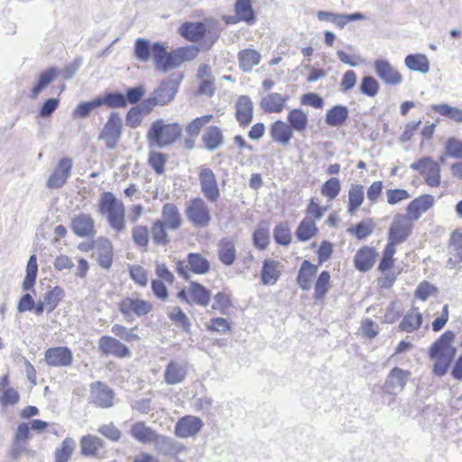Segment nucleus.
<instances>
[{
  "label": "nucleus",
  "instance_id": "b1692460",
  "mask_svg": "<svg viewBox=\"0 0 462 462\" xmlns=\"http://www.w3.org/2000/svg\"><path fill=\"white\" fill-rule=\"evenodd\" d=\"M104 441L94 435H86L80 439V451L86 457H99Z\"/></svg>",
  "mask_w": 462,
  "mask_h": 462
},
{
  "label": "nucleus",
  "instance_id": "ea45409f",
  "mask_svg": "<svg viewBox=\"0 0 462 462\" xmlns=\"http://www.w3.org/2000/svg\"><path fill=\"white\" fill-rule=\"evenodd\" d=\"M229 300L226 295L217 292L214 298H210L209 292L204 288V308L210 307L218 310L221 314H226L224 310L228 308Z\"/></svg>",
  "mask_w": 462,
  "mask_h": 462
},
{
  "label": "nucleus",
  "instance_id": "6e6552de",
  "mask_svg": "<svg viewBox=\"0 0 462 462\" xmlns=\"http://www.w3.org/2000/svg\"><path fill=\"white\" fill-rule=\"evenodd\" d=\"M152 58L158 69L167 71L180 66L175 50L168 52L166 48L159 42L152 44Z\"/></svg>",
  "mask_w": 462,
  "mask_h": 462
},
{
  "label": "nucleus",
  "instance_id": "412c9836",
  "mask_svg": "<svg viewBox=\"0 0 462 462\" xmlns=\"http://www.w3.org/2000/svg\"><path fill=\"white\" fill-rule=\"evenodd\" d=\"M168 230H178L182 224L181 215L176 205L166 203L162 208V216L159 219Z\"/></svg>",
  "mask_w": 462,
  "mask_h": 462
},
{
  "label": "nucleus",
  "instance_id": "4468645a",
  "mask_svg": "<svg viewBox=\"0 0 462 462\" xmlns=\"http://www.w3.org/2000/svg\"><path fill=\"white\" fill-rule=\"evenodd\" d=\"M44 360L49 366H69L72 364L73 356L69 347L55 346L45 351Z\"/></svg>",
  "mask_w": 462,
  "mask_h": 462
},
{
  "label": "nucleus",
  "instance_id": "4c0bfd02",
  "mask_svg": "<svg viewBox=\"0 0 462 462\" xmlns=\"http://www.w3.org/2000/svg\"><path fill=\"white\" fill-rule=\"evenodd\" d=\"M237 21L245 22L247 24L255 23V15L252 7V0H237L235 5Z\"/></svg>",
  "mask_w": 462,
  "mask_h": 462
},
{
  "label": "nucleus",
  "instance_id": "2f4dec72",
  "mask_svg": "<svg viewBox=\"0 0 462 462\" xmlns=\"http://www.w3.org/2000/svg\"><path fill=\"white\" fill-rule=\"evenodd\" d=\"M280 263L273 259L263 261L261 273V280L264 285H273L276 283L280 277Z\"/></svg>",
  "mask_w": 462,
  "mask_h": 462
},
{
  "label": "nucleus",
  "instance_id": "cd10ccee",
  "mask_svg": "<svg viewBox=\"0 0 462 462\" xmlns=\"http://www.w3.org/2000/svg\"><path fill=\"white\" fill-rule=\"evenodd\" d=\"M177 272L186 279L189 278V272L196 274L202 273V257L199 254H189L188 256V263L178 262Z\"/></svg>",
  "mask_w": 462,
  "mask_h": 462
},
{
  "label": "nucleus",
  "instance_id": "f704fd0d",
  "mask_svg": "<svg viewBox=\"0 0 462 462\" xmlns=\"http://www.w3.org/2000/svg\"><path fill=\"white\" fill-rule=\"evenodd\" d=\"M218 258L225 265H231L236 259L235 243L230 238H223L218 243Z\"/></svg>",
  "mask_w": 462,
  "mask_h": 462
},
{
  "label": "nucleus",
  "instance_id": "79ce46f5",
  "mask_svg": "<svg viewBox=\"0 0 462 462\" xmlns=\"http://www.w3.org/2000/svg\"><path fill=\"white\" fill-rule=\"evenodd\" d=\"M431 108L439 115L445 116L457 124H462L461 108L451 106L450 105L445 103L432 105Z\"/></svg>",
  "mask_w": 462,
  "mask_h": 462
},
{
  "label": "nucleus",
  "instance_id": "4d7b16f0",
  "mask_svg": "<svg viewBox=\"0 0 462 462\" xmlns=\"http://www.w3.org/2000/svg\"><path fill=\"white\" fill-rule=\"evenodd\" d=\"M341 185L337 178L328 179L321 187V194L329 200L334 199L340 192Z\"/></svg>",
  "mask_w": 462,
  "mask_h": 462
},
{
  "label": "nucleus",
  "instance_id": "20e7f679",
  "mask_svg": "<svg viewBox=\"0 0 462 462\" xmlns=\"http://www.w3.org/2000/svg\"><path fill=\"white\" fill-rule=\"evenodd\" d=\"M179 82L173 79H167L161 82L154 89L152 95L144 99L141 106L145 113L151 112L156 106H165L173 100L178 91Z\"/></svg>",
  "mask_w": 462,
  "mask_h": 462
},
{
  "label": "nucleus",
  "instance_id": "5701e85b",
  "mask_svg": "<svg viewBox=\"0 0 462 462\" xmlns=\"http://www.w3.org/2000/svg\"><path fill=\"white\" fill-rule=\"evenodd\" d=\"M152 306L149 302L138 299H125L120 303V310L124 315L143 316L146 315Z\"/></svg>",
  "mask_w": 462,
  "mask_h": 462
},
{
  "label": "nucleus",
  "instance_id": "bf43d9fd",
  "mask_svg": "<svg viewBox=\"0 0 462 462\" xmlns=\"http://www.w3.org/2000/svg\"><path fill=\"white\" fill-rule=\"evenodd\" d=\"M102 105H106L108 107H125L126 106L125 97L121 93H108L104 97H97Z\"/></svg>",
  "mask_w": 462,
  "mask_h": 462
},
{
  "label": "nucleus",
  "instance_id": "69168bd1",
  "mask_svg": "<svg viewBox=\"0 0 462 462\" xmlns=\"http://www.w3.org/2000/svg\"><path fill=\"white\" fill-rule=\"evenodd\" d=\"M134 242L140 247H146L149 243V231L144 226H135L132 229Z\"/></svg>",
  "mask_w": 462,
  "mask_h": 462
},
{
  "label": "nucleus",
  "instance_id": "a211bd4d",
  "mask_svg": "<svg viewBox=\"0 0 462 462\" xmlns=\"http://www.w3.org/2000/svg\"><path fill=\"white\" fill-rule=\"evenodd\" d=\"M94 256L98 264L104 269H109L113 262V245L112 243L105 237H99L94 246Z\"/></svg>",
  "mask_w": 462,
  "mask_h": 462
},
{
  "label": "nucleus",
  "instance_id": "13d9d810",
  "mask_svg": "<svg viewBox=\"0 0 462 462\" xmlns=\"http://www.w3.org/2000/svg\"><path fill=\"white\" fill-rule=\"evenodd\" d=\"M395 252V244L388 242L383 250V257L378 267L382 273L387 272L392 268L393 264V255Z\"/></svg>",
  "mask_w": 462,
  "mask_h": 462
},
{
  "label": "nucleus",
  "instance_id": "473e14b6",
  "mask_svg": "<svg viewBox=\"0 0 462 462\" xmlns=\"http://www.w3.org/2000/svg\"><path fill=\"white\" fill-rule=\"evenodd\" d=\"M349 116V112L345 106H335L327 111L325 122L328 126L338 127L345 124Z\"/></svg>",
  "mask_w": 462,
  "mask_h": 462
},
{
  "label": "nucleus",
  "instance_id": "423d86ee",
  "mask_svg": "<svg viewBox=\"0 0 462 462\" xmlns=\"http://www.w3.org/2000/svg\"><path fill=\"white\" fill-rule=\"evenodd\" d=\"M412 221L407 215H395L389 228V242L395 245L403 243L411 233Z\"/></svg>",
  "mask_w": 462,
  "mask_h": 462
},
{
  "label": "nucleus",
  "instance_id": "f8f14e48",
  "mask_svg": "<svg viewBox=\"0 0 462 462\" xmlns=\"http://www.w3.org/2000/svg\"><path fill=\"white\" fill-rule=\"evenodd\" d=\"M100 352L105 356H114L117 358L129 357V348L115 337L103 336L98 340Z\"/></svg>",
  "mask_w": 462,
  "mask_h": 462
},
{
  "label": "nucleus",
  "instance_id": "393cba45",
  "mask_svg": "<svg viewBox=\"0 0 462 462\" xmlns=\"http://www.w3.org/2000/svg\"><path fill=\"white\" fill-rule=\"evenodd\" d=\"M236 116L241 125H247L253 119V102L248 96H240L236 103Z\"/></svg>",
  "mask_w": 462,
  "mask_h": 462
},
{
  "label": "nucleus",
  "instance_id": "9d476101",
  "mask_svg": "<svg viewBox=\"0 0 462 462\" xmlns=\"http://www.w3.org/2000/svg\"><path fill=\"white\" fill-rule=\"evenodd\" d=\"M64 291L58 286L47 291L39 300L35 305V315H42L51 313L62 300Z\"/></svg>",
  "mask_w": 462,
  "mask_h": 462
},
{
  "label": "nucleus",
  "instance_id": "c85d7f7f",
  "mask_svg": "<svg viewBox=\"0 0 462 462\" xmlns=\"http://www.w3.org/2000/svg\"><path fill=\"white\" fill-rule=\"evenodd\" d=\"M287 97L279 93H271L260 102L261 108L267 113H281L286 106Z\"/></svg>",
  "mask_w": 462,
  "mask_h": 462
},
{
  "label": "nucleus",
  "instance_id": "603ef678",
  "mask_svg": "<svg viewBox=\"0 0 462 462\" xmlns=\"http://www.w3.org/2000/svg\"><path fill=\"white\" fill-rule=\"evenodd\" d=\"M166 230H168L167 226L159 219L152 224L151 234L154 244L158 245H165L170 242Z\"/></svg>",
  "mask_w": 462,
  "mask_h": 462
},
{
  "label": "nucleus",
  "instance_id": "e433bc0d",
  "mask_svg": "<svg viewBox=\"0 0 462 462\" xmlns=\"http://www.w3.org/2000/svg\"><path fill=\"white\" fill-rule=\"evenodd\" d=\"M318 268L309 261L305 260L300 268L297 282L302 290L310 288L312 278L316 275Z\"/></svg>",
  "mask_w": 462,
  "mask_h": 462
},
{
  "label": "nucleus",
  "instance_id": "aec40b11",
  "mask_svg": "<svg viewBox=\"0 0 462 462\" xmlns=\"http://www.w3.org/2000/svg\"><path fill=\"white\" fill-rule=\"evenodd\" d=\"M201 428V421L194 416H184L175 425L174 432L179 438H189L195 435Z\"/></svg>",
  "mask_w": 462,
  "mask_h": 462
},
{
  "label": "nucleus",
  "instance_id": "864d4df0",
  "mask_svg": "<svg viewBox=\"0 0 462 462\" xmlns=\"http://www.w3.org/2000/svg\"><path fill=\"white\" fill-rule=\"evenodd\" d=\"M152 45L150 44V42L138 38L134 43V55L140 61H147L150 56H152Z\"/></svg>",
  "mask_w": 462,
  "mask_h": 462
},
{
  "label": "nucleus",
  "instance_id": "3c124183",
  "mask_svg": "<svg viewBox=\"0 0 462 462\" xmlns=\"http://www.w3.org/2000/svg\"><path fill=\"white\" fill-rule=\"evenodd\" d=\"M37 272V259L36 256L32 254L30 256L26 266V275L23 282V289L24 291H29L32 288L36 281Z\"/></svg>",
  "mask_w": 462,
  "mask_h": 462
},
{
  "label": "nucleus",
  "instance_id": "a19ab883",
  "mask_svg": "<svg viewBox=\"0 0 462 462\" xmlns=\"http://www.w3.org/2000/svg\"><path fill=\"white\" fill-rule=\"evenodd\" d=\"M364 188L359 184L351 185L348 190V213L353 215L364 202Z\"/></svg>",
  "mask_w": 462,
  "mask_h": 462
},
{
  "label": "nucleus",
  "instance_id": "0e129e2a",
  "mask_svg": "<svg viewBox=\"0 0 462 462\" xmlns=\"http://www.w3.org/2000/svg\"><path fill=\"white\" fill-rule=\"evenodd\" d=\"M131 279L140 286H146L148 283V272L139 264H134L129 268Z\"/></svg>",
  "mask_w": 462,
  "mask_h": 462
},
{
  "label": "nucleus",
  "instance_id": "774afa93",
  "mask_svg": "<svg viewBox=\"0 0 462 462\" xmlns=\"http://www.w3.org/2000/svg\"><path fill=\"white\" fill-rule=\"evenodd\" d=\"M378 90L379 84L374 78L371 76H365L363 78L360 85V91L363 94L368 97H374L378 93Z\"/></svg>",
  "mask_w": 462,
  "mask_h": 462
},
{
  "label": "nucleus",
  "instance_id": "4be33fe9",
  "mask_svg": "<svg viewBox=\"0 0 462 462\" xmlns=\"http://www.w3.org/2000/svg\"><path fill=\"white\" fill-rule=\"evenodd\" d=\"M187 374L186 364L172 360L165 368L164 380L168 384H177L184 381Z\"/></svg>",
  "mask_w": 462,
  "mask_h": 462
},
{
  "label": "nucleus",
  "instance_id": "7ed1b4c3",
  "mask_svg": "<svg viewBox=\"0 0 462 462\" xmlns=\"http://www.w3.org/2000/svg\"><path fill=\"white\" fill-rule=\"evenodd\" d=\"M182 134V126L179 123H167L158 119L152 123L147 131L146 138L150 148H164L174 143Z\"/></svg>",
  "mask_w": 462,
  "mask_h": 462
},
{
  "label": "nucleus",
  "instance_id": "680f3d73",
  "mask_svg": "<svg viewBox=\"0 0 462 462\" xmlns=\"http://www.w3.org/2000/svg\"><path fill=\"white\" fill-rule=\"evenodd\" d=\"M330 282V274L327 271H323L315 284V297L317 299H322L326 295V293L328 291V289L330 287L329 284Z\"/></svg>",
  "mask_w": 462,
  "mask_h": 462
},
{
  "label": "nucleus",
  "instance_id": "338daca9",
  "mask_svg": "<svg viewBox=\"0 0 462 462\" xmlns=\"http://www.w3.org/2000/svg\"><path fill=\"white\" fill-rule=\"evenodd\" d=\"M385 196L388 204L396 205L411 198L410 193L403 189H386Z\"/></svg>",
  "mask_w": 462,
  "mask_h": 462
},
{
  "label": "nucleus",
  "instance_id": "a18cd8bd",
  "mask_svg": "<svg viewBox=\"0 0 462 462\" xmlns=\"http://www.w3.org/2000/svg\"><path fill=\"white\" fill-rule=\"evenodd\" d=\"M179 33L189 42L202 38V23H185L179 28Z\"/></svg>",
  "mask_w": 462,
  "mask_h": 462
},
{
  "label": "nucleus",
  "instance_id": "49530a36",
  "mask_svg": "<svg viewBox=\"0 0 462 462\" xmlns=\"http://www.w3.org/2000/svg\"><path fill=\"white\" fill-rule=\"evenodd\" d=\"M253 242L254 246L260 250H264L270 243L269 225L267 222L258 224L253 234Z\"/></svg>",
  "mask_w": 462,
  "mask_h": 462
},
{
  "label": "nucleus",
  "instance_id": "39448f33",
  "mask_svg": "<svg viewBox=\"0 0 462 462\" xmlns=\"http://www.w3.org/2000/svg\"><path fill=\"white\" fill-rule=\"evenodd\" d=\"M122 118L116 112H113L108 116L102 131L98 135V140L104 141L109 150L116 147L122 135Z\"/></svg>",
  "mask_w": 462,
  "mask_h": 462
},
{
  "label": "nucleus",
  "instance_id": "37998d69",
  "mask_svg": "<svg viewBox=\"0 0 462 462\" xmlns=\"http://www.w3.org/2000/svg\"><path fill=\"white\" fill-rule=\"evenodd\" d=\"M317 232L318 227L315 222L310 217H306L300 223L295 234L298 240L305 242L313 237Z\"/></svg>",
  "mask_w": 462,
  "mask_h": 462
},
{
  "label": "nucleus",
  "instance_id": "7c9ffc66",
  "mask_svg": "<svg viewBox=\"0 0 462 462\" xmlns=\"http://www.w3.org/2000/svg\"><path fill=\"white\" fill-rule=\"evenodd\" d=\"M376 253L367 246L360 248L355 255L354 262L356 268L360 272L370 270L374 263Z\"/></svg>",
  "mask_w": 462,
  "mask_h": 462
},
{
  "label": "nucleus",
  "instance_id": "a878e982",
  "mask_svg": "<svg viewBox=\"0 0 462 462\" xmlns=\"http://www.w3.org/2000/svg\"><path fill=\"white\" fill-rule=\"evenodd\" d=\"M270 134L274 142L287 145L293 137V131L288 124L278 120L273 124Z\"/></svg>",
  "mask_w": 462,
  "mask_h": 462
},
{
  "label": "nucleus",
  "instance_id": "2eb2a0df",
  "mask_svg": "<svg viewBox=\"0 0 462 462\" xmlns=\"http://www.w3.org/2000/svg\"><path fill=\"white\" fill-rule=\"evenodd\" d=\"M72 166L73 162L71 159L66 157L60 160L54 171L50 175L47 180L48 188H61L69 177Z\"/></svg>",
  "mask_w": 462,
  "mask_h": 462
},
{
  "label": "nucleus",
  "instance_id": "f3484780",
  "mask_svg": "<svg viewBox=\"0 0 462 462\" xmlns=\"http://www.w3.org/2000/svg\"><path fill=\"white\" fill-rule=\"evenodd\" d=\"M30 426L20 423L14 432L10 456L16 459L26 451L27 440L31 438Z\"/></svg>",
  "mask_w": 462,
  "mask_h": 462
},
{
  "label": "nucleus",
  "instance_id": "f03ea898",
  "mask_svg": "<svg viewBox=\"0 0 462 462\" xmlns=\"http://www.w3.org/2000/svg\"><path fill=\"white\" fill-rule=\"evenodd\" d=\"M98 212L106 217L109 226L116 233L126 229L125 207L112 192L105 191L97 202Z\"/></svg>",
  "mask_w": 462,
  "mask_h": 462
},
{
  "label": "nucleus",
  "instance_id": "8fccbe9b",
  "mask_svg": "<svg viewBox=\"0 0 462 462\" xmlns=\"http://www.w3.org/2000/svg\"><path fill=\"white\" fill-rule=\"evenodd\" d=\"M223 134L217 126H210L204 134V143L209 151L219 148L223 143Z\"/></svg>",
  "mask_w": 462,
  "mask_h": 462
},
{
  "label": "nucleus",
  "instance_id": "e2e57ef3",
  "mask_svg": "<svg viewBox=\"0 0 462 462\" xmlns=\"http://www.w3.org/2000/svg\"><path fill=\"white\" fill-rule=\"evenodd\" d=\"M193 290L181 291L178 293L180 299L185 300L188 302L192 300L199 305H202V287L199 283H192Z\"/></svg>",
  "mask_w": 462,
  "mask_h": 462
},
{
  "label": "nucleus",
  "instance_id": "c9c22d12",
  "mask_svg": "<svg viewBox=\"0 0 462 462\" xmlns=\"http://www.w3.org/2000/svg\"><path fill=\"white\" fill-rule=\"evenodd\" d=\"M404 64L411 71L425 74L430 70V61L425 54H409L404 60Z\"/></svg>",
  "mask_w": 462,
  "mask_h": 462
},
{
  "label": "nucleus",
  "instance_id": "ddd939ff",
  "mask_svg": "<svg viewBox=\"0 0 462 462\" xmlns=\"http://www.w3.org/2000/svg\"><path fill=\"white\" fill-rule=\"evenodd\" d=\"M377 76L385 84L396 86L402 83L401 73L385 59H377L374 62Z\"/></svg>",
  "mask_w": 462,
  "mask_h": 462
},
{
  "label": "nucleus",
  "instance_id": "72a5a7b5",
  "mask_svg": "<svg viewBox=\"0 0 462 462\" xmlns=\"http://www.w3.org/2000/svg\"><path fill=\"white\" fill-rule=\"evenodd\" d=\"M58 76L59 71L55 68H50L42 72L38 77L37 83L31 89L30 97L32 99H35L44 88L57 79Z\"/></svg>",
  "mask_w": 462,
  "mask_h": 462
},
{
  "label": "nucleus",
  "instance_id": "052dcab7",
  "mask_svg": "<svg viewBox=\"0 0 462 462\" xmlns=\"http://www.w3.org/2000/svg\"><path fill=\"white\" fill-rule=\"evenodd\" d=\"M275 242L282 245H288L291 241V230L287 224L281 223L273 230Z\"/></svg>",
  "mask_w": 462,
  "mask_h": 462
},
{
  "label": "nucleus",
  "instance_id": "bb28decb",
  "mask_svg": "<svg viewBox=\"0 0 462 462\" xmlns=\"http://www.w3.org/2000/svg\"><path fill=\"white\" fill-rule=\"evenodd\" d=\"M238 65L245 73L252 71L261 61V54L254 49H245L237 53Z\"/></svg>",
  "mask_w": 462,
  "mask_h": 462
},
{
  "label": "nucleus",
  "instance_id": "6e6d98bb",
  "mask_svg": "<svg viewBox=\"0 0 462 462\" xmlns=\"http://www.w3.org/2000/svg\"><path fill=\"white\" fill-rule=\"evenodd\" d=\"M99 106H101V102L98 98H95L89 102L80 103L73 110L72 116L73 118H85L88 116L93 110Z\"/></svg>",
  "mask_w": 462,
  "mask_h": 462
},
{
  "label": "nucleus",
  "instance_id": "09e8293b",
  "mask_svg": "<svg viewBox=\"0 0 462 462\" xmlns=\"http://www.w3.org/2000/svg\"><path fill=\"white\" fill-rule=\"evenodd\" d=\"M186 216L196 226L202 225V199H195L187 204Z\"/></svg>",
  "mask_w": 462,
  "mask_h": 462
},
{
  "label": "nucleus",
  "instance_id": "0eeeda50",
  "mask_svg": "<svg viewBox=\"0 0 462 462\" xmlns=\"http://www.w3.org/2000/svg\"><path fill=\"white\" fill-rule=\"evenodd\" d=\"M411 168L418 171L425 179V181L430 187H437L440 183L439 166L430 158H423L413 162Z\"/></svg>",
  "mask_w": 462,
  "mask_h": 462
},
{
  "label": "nucleus",
  "instance_id": "de8ad7c7",
  "mask_svg": "<svg viewBox=\"0 0 462 462\" xmlns=\"http://www.w3.org/2000/svg\"><path fill=\"white\" fill-rule=\"evenodd\" d=\"M202 129V118L197 117L193 119L185 128L188 138L184 141V147L191 150L195 146V139L199 136Z\"/></svg>",
  "mask_w": 462,
  "mask_h": 462
},
{
  "label": "nucleus",
  "instance_id": "6ab92c4d",
  "mask_svg": "<svg viewBox=\"0 0 462 462\" xmlns=\"http://www.w3.org/2000/svg\"><path fill=\"white\" fill-rule=\"evenodd\" d=\"M435 199L433 196L425 194L411 200L407 208V216L413 221L418 220L422 214L433 207Z\"/></svg>",
  "mask_w": 462,
  "mask_h": 462
},
{
  "label": "nucleus",
  "instance_id": "9b49d317",
  "mask_svg": "<svg viewBox=\"0 0 462 462\" xmlns=\"http://www.w3.org/2000/svg\"><path fill=\"white\" fill-rule=\"evenodd\" d=\"M92 402L103 409L110 408L114 404L115 393L102 382H96L90 386Z\"/></svg>",
  "mask_w": 462,
  "mask_h": 462
},
{
  "label": "nucleus",
  "instance_id": "c756f323",
  "mask_svg": "<svg viewBox=\"0 0 462 462\" xmlns=\"http://www.w3.org/2000/svg\"><path fill=\"white\" fill-rule=\"evenodd\" d=\"M221 23L216 19H204V49H209L219 38Z\"/></svg>",
  "mask_w": 462,
  "mask_h": 462
},
{
  "label": "nucleus",
  "instance_id": "5fc2aeb1",
  "mask_svg": "<svg viewBox=\"0 0 462 462\" xmlns=\"http://www.w3.org/2000/svg\"><path fill=\"white\" fill-rule=\"evenodd\" d=\"M75 448V442L70 438L62 440L61 446L55 452V462H68Z\"/></svg>",
  "mask_w": 462,
  "mask_h": 462
},
{
  "label": "nucleus",
  "instance_id": "f257e3e1",
  "mask_svg": "<svg viewBox=\"0 0 462 462\" xmlns=\"http://www.w3.org/2000/svg\"><path fill=\"white\" fill-rule=\"evenodd\" d=\"M454 340V333L447 330L429 348V357L433 361L432 373L436 376L442 377L450 368L457 354Z\"/></svg>",
  "mask_w": 462,
  "mask_h": 462
},
{
  "label": "nucleus",
  "instance_id": "dca6fc26",
  "mask_svg": "<svg viewBox=\"0 0 462 462\" xmlns=\"http://www.w3.org/2000/svg\"><path fill=\"white\" fill-rule=\"evenodd\" d=\"M71 230L79 237H92L96 234L93 217L85 213L76 215L71 221Z\"/></svg>",
  "mask_w": 462,
  "mask_h": 462
},
{
  "label": "nucleus",
  "instance_id": "58836bf2",
  "mask_svg": "<svg viewBox=\"0 0 462 462\" xmlns=\"http://www.w3.org/2000/svg\"><path fill=\"white\" fill-rule=\"evenodd\" d=\"M287 120L292 131L300 134L306 131L309 120L308 115L302 109H291L288 114Z\"/></svg>",
  "mask_w": 462,
  "mask_h": 462
},
{
  "label": "nucleus",
  "instance_id": "c03bdc74",
  "mask_svg": "<svg viewBox=\"0 0 462 462\" xmlns=\"http://www.w3.org/2000/svg\"><path fill=\"white\" fill-rule=\"evenodd\" d=\"M204 195L210 201H216L219 197V189L215 176L209 169H204Z\"/></svg>",
  "mask_w": 462,
  "mask_h": 462
},
{
  "label": "nucleus",
  "instance_id": "1a4fd4ad",
  "mask_svg": "<svg viewBox=\"0 0 462 462\" xmlns=\"http://www.w3.org/2000/svg\"><path fill=\"white\" fill-rule=\"evenodd\" d=\"M131 436L140 443H165L168 439L156 433L151 427L143 421H137L131 426Z\"/></svg>",
  "mask_w": 462,
  "mask_h": 462
}]
</instances>
